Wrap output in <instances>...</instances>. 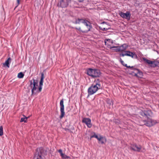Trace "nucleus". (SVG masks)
I'll use <instances>...</instances> for the list:
<instances>
[{"label": "nucleus", "instance_id": "f257e3e1", "mask_svg": "<svg viewBox=\"0 0 159 159\" xmlns=\"http://www.w3.org/2000/svg\"><path fill=\"white\" fill-rule=\"evenodd\" d=\"M139 114L143 116L148 118L147 120H144V121L145 122V125H146L150 127L153 125L157 123L156 120L149 118L151 116L152 114V112L150 110L141 111L139 112Z\"/></svg>", "mask_w": 159, "mask_h": 159}, {"label": "nucleus", "instance_id": "f03ea898", "mask_svg": "<svg viewBox=\"0 0 159 159\" xmlns=\"http://www.w3.org/2000/svg\"><path fill=\"white\" fill-rule=\"evenodd\" d=\"M101 81L99 79L95 80L94 81V84L92 85L89 88L88 92L89 95H91L95 93L98 89L102 88L101 85Z\"/></svg>", "mask_w": 159, "mask_h": 159}, {"label": "nucleus", "instance_id": "7ed1b4c3", "mask_svg": "<svg viewBox=\"0 0 159 159\" xmlns=\"http://www.w3.org/2000/svg\"><path fill=\"white\" fill-rule=\"evenodd\" d=\"M86 74L93 78H96L99 77L101 73L100 70L98 69L89 68L87 70Z\"/></svg>", "mask_w": 159, "mask_h": 159}, {"label": "nucleus", "instance_id": "20e7f679", "mask_svg": "<svg viewBox=\"0 0 159 159\" xmlns=\"http://www.w3.org/2000/svg\"><path fill=\"white\" fill-rule=\"evenodd\" d=\"M45 150L42 147L37 148L34 155V159H44Z\"/></svg>", "mask_w": 159, "mask_h": 159}, {"label": "nucleus", "instance_id": "39448f33", "mask_svg": "<svg viewBox=\"0 0 159 159\" xmlns=\"http://www.w3.org/2000/svg\"><path fill=\"white\" fill-rule=\"evenodd\" d=\"M30 87L32 88L31 92L32 95L35 93V91H36L37 87L38 86V81L37 80L33 79L30 81Z\"/></svg>", "mask_w": 159, "mask_h": 159}, {"label": "nucleus", "instance_id": "423d86ee", "mask_svg": "<svg viewBox=\"0 0 159 159\" xmlns=\"http://www.w3.org/2000/svg\"><path fill=\"white\" fill-rule=\"evenodd\" d=\"M71 0H60L58 4V6L62 8L67 7L71 2Z\"/></svg>", "mask_w": 159, "mask_h": 159}, {"label": "nucleus", "instance_id": "0eeeda50", "mask_svg": "<svg viewBox=\"0 0 159 159\" xmlns=\"http://www.w3.org/2000/svg\"><path fill=\"white\" fill-rule=\"evenodd\" d=\"M99 137L97 135H96L95 134L91 136L90 137V138L91 139L93 138H96L99 141L101 142L102 144H103L105 143L106 141V139L104 137L102 136L101 135H99Z\"/></svg>", "mask_w": 159, "mask_h": 159}, {"label": "nucleus", "instance_id": "6e6552de", "mask_svg": "<svg viewBox=\"0 0 159 159\" xmlns=\"http://www.w3.org/2000/svg\"><path fill=\"white\" fill-rule=\"evenodd\" d=\"M60 111L61 112V115L60 116V118L61 119L64 116L65 113L64 111V101L63 99H61L60 102Z\"/></svg>", "mask_w": 159, "mask_h": 159}, {"label": "nucleus", "instance_id": "1a4fd4ad", "mask_svg": "<svg viewBox=\"0 0 159 159\" xmlns=\"http://www.w3.org/2000/svg\"><path fill=\"white\" fill-rule=\"evenodd\" d=\"M142 148V146L139 145H137V144H134L132 145V146L130 148L134 151H137L138 152H141V150ZM144 150H142L141 152H144V149H143Z\"/></svg>", "mask_w": 159, "mask_h": 159}, {"label": "nucleus", "instance_id": "9d476101", "mask_svg": "<svg viewBox=\"0 0 159 159\" xmlns=\"http://www.w3.org/2000/svg\"><path fill=\"white\" fill-rule=\"evenodd\" d=\"M82 122L83 123H85L88 128H90L92 126V125L91 123V120L90 118H83L82 120Z\"/></svg>", "mask_w": 159, "mask_h": 159}, {"label": "nucleus", "instance_id": "9b49d317", "mask_svg": "<svg viewBox=\"0 0 159 159\" xmlns=\"http://www.w3.org/2000/svg\"><path fill=\"white\" fill-rule=\"evenodd\" d=\"M120 15L121 17L127 20H129L130 19L131 15L129 11H127L126 13L121 12L120 13Z\"/></svg>", "mask_w": 159, "mask_h": 159}, {"label": "nucleus", "instance_id": "f8f14e48", "mask_svg": "<svg viewBox=\"0 0 159 159\" xmlns=\"http://www.w3.org/2000/svg\"><path fill=\"white\" fill-rule=\"evenodd\" d=\"M125 52H126V56L130 57L133 58H136L137 57L136 55L134 52H131L129 51H126Z\"/></svg>", "mask_w": 159, "mask_h": 159}, {"label": "nucleus", "instance_id": "ddd939ff", "mask_svg": "<svg viewBox=\"0 0 159 159\" xmlns=\"http://www.w3.org/2000/svg\"><path fill=\"white\" fill-rule=\"evenodd\" d=\"M84 21L83 24L85 26L88 27V30L87 31H90L91 29L92 28L91 23L87 20H86L85 21Z\"/></svg>", "mask_w": 159, "mask_h": 159}, {"label": "nucleus", "instance_id": "4468645a", "mask_svg": "<svg viewBox=\"0 0 159 159\" xmlns=\"http://www.w3.org/2000/svg\"><path fill=\"white\" fill-rule=\"evenodd\" d=\"M128 47V45L126 43L123 44L121 46H119V48L120 49L121 52L125 50Z\"/></svg>", "mask_w": 159, "mask_h": 159}, {"label": "nucleus", "instance_id": "2eb2a0df", "mask_svg": "<svg viewBox=\"0 0 159 159\" xmlns=\"http://www.w3.org/2000/svg\"><path fill=\"white\" fill-rule=\"evenodd\" d=\"M150 66L153 67L159 66V62L157 61H152V63L151 64Z\"/></svg>", "mask_w": 159, "mask_h": 159}, {"label": "nucleus", "instance_id": "dca6fc26", "mask_svg": "<svg viewBox=\"0 0 159 159\" xmlns=\"http://www.w3.org/2000/svg\"><path fill=\"white\" fill-rule=\"evenodd\" d=\"M133 71H131L132 75L136 76H138V72H139V70L138 69L133 68V69H132Z\"/></svg>", "mask_w": 159, "mask_h": 159}, {"label": "nucleus", "instance_id": "f3484780", "mask_svg": "<svg viewBox=\"0 0 159 159\" xmlns=\"http://www.w3.org/2000/svg\"><path fill=\"white\" fill-rule=\"evenodd\" d=\"M110 48L111 49H112L113 48H115V49H113V50L116 52H121L120 49L119 48V46H112Z\"/></svg>", "mask_w": 159, "mask_h": 159}, {"label": "nucleus", "instance_id": "a211bd4d", "mask_svg": "<svg viewBox=\"0 0 159 159\" xmlns=\"http://www.w3.org/2000/svg\"><path fill=\"white\" fill-rule=\"evenodd\" d=\"M41 75V78L39 82V86H42L43 85V80L44 78V74L43 73H42Z\"/></svg>", "mask_w": 159, "mask_h": 159}, {"label": "nucleus", "instance_id": "6ab92c4d", "mask_svg": "<svg viewBox=\"0 0 159 159\" xmlns=\"http://www.w3.org/2000/svg\"><path fill=\"white\" fill-rule=\"evenodd\" d=\"M11 59L10 57H9L5 62L4 63H3V65L4 66H6L8 67H9V60H11Z\"/></svg>", "mask_w": 159, "mask_h": 159}, {"label": "nucleus", "instance_id": "aec40b11", "mask_svg": "<svg viewBox=\"0 0 159 159\" xmlns=\"http://www.w3.org/2000/svg\"><path fill=\"white\" fill-rule=\"evenodd\" d=\"M143 60L144 61H145L147 64L149 65H151V63H152V61L148 60L145 58H143Z\"/></svg>", "mask_w": 159, "mask_h": 159}, {"label": "nucleus", "instance_id": "412c9836", "mask_svg": "<svg viewBox=\"0 0 159 159\" xmlns=\"http://www.w3.org/2000/svg\"><path fill=\"white\" fill-rule=\"evenodd\" d=\"M24 76V74L22 72H20L18 74L17 77L19 78H22Z\"/></svg>", "mask_w": 159, "mask_h": 159}, {"label": "nucleus", "instance_id": "4be33fe9", "mask_svg": "<svg viewBox=\"0 0 159 159\" xmlns=\"http://www.w3.org/2000/svg\"><path fill=\"white\" fill-rule=\"evenodd\" d=\"M24 117L21 118V122H26V120L27 119V117L25 116H23Z\"/></svg>", "mask_w": 159, "mask_h": 159}, {"label": "nucleus", "instance_id": "5701e85b", "mask_svg": "<svg viewBox=\"0 0 159 159\" xmlns=\"http://www.w3.org/2000/svg\"><path fill=\"white\" fill-rule=\"evenodd\" d=\"M74 28L77 30H78L82 32L83 33H85L88 32V31H83L81 30V27H79L78 28L75 27Z\"/></svg>", "mask_w": 159, "mask_h": 159}, {"label": "nucleus", "instance_id": "b1692460", "mask_svg": "<svg viewBox=\"0 0 159 159\" xmlns=\"http://www.w3.org/2000/svg\"><path fill=\"white\" fill-rule=\"evenodd\" d=\"M143 75V73L140 71V70H139V72H138V76H137L136 77L141 78Z\"/></svg>", "mask_w": 159, "mask_h": 159}, {"label": "nucleus", "instance_id": "393cba45", "mask_svg": "<svg viewBox=\"0 0 159 159\" xmlns=\"http://www.w3.org/2000/svg\"><path fill=\"white\" fill-rule=\"evenodd\" d=\"M62 158L63 159H68L70 158L69 156H67L66 155L63 153L61 156Z\"/></svg>", "mask_w": 159, "mask_h": 159}, {"label": "nucleus", "instance_id": "a878e982", "mask_svg": "<svg viewBox=\"0 0 159 159\" xmlns=\"http://www.w3.org/2000/svg\"><path fill=\"white\" fill-rule=\"evenodd\" d=\"M3 134V127L2 126L0 127V135L2 136Z\"/></svg>", "mask_w": 159, "mask_h": 159}, {"label": "nucleus", "instance_id": "bb28decb", "mask_svg": "<svg viewBox=\"0 0 159 159\" xmlns=\"http://www.w3.org/2000/svg\"><path fill=\"white\" fill-rule=\"evenodd\" d=\"M80 19H78L75 20V21L74 23L75 24H80Z\"/></svg>", "mask_w": 159, "mask_h": 159}, {"label": "nucleus", "instance_id": "cd10ccee", "mask_svg": "<svg viewBox=\"0 0 159 159\" xmlns=\"http://www.w3.org/2000/svg\"><path fill=\"white\" fill-rule=\"evenodd\" d=\"M42 88V86H39V89L37 90L38 92H40L41 91Z\"/></svg>", "mask_w": 159, "mask_h": 159}, {"label": "nucleus", "instance_id": "c85d7f7f", "mask_svg": "<svg viewBox=\"0 0 159 159\" xmlns=\"http://www.w3.org/2000/svg\"><path fill=\"white\" fill-rule=\"evenodd\" d=\"M58 152L60 153V155L61 156L62 155H63V153H62V150L61 149H59L58 150Z\"/></svg>", "mask_w": 159, "mask_h": 159}, {"label": "nucleus", "instance_id": "c756f323", "mask_svg": "<svg viewBox=\"0 0 159 159\" xmlns=\"http://www.w3.org/2000/svg\"><path fill=\"white\" fill-rule=\"evenodd\" d=\"M100 29L103 31H107L108 30V29H107V28H101L100 27Z\"/></svg>", "mask_w": 159, "mask_h": 159}, {"label": "nucleus", "instance_id": "7c9ffc66", "mask_svg": "<svg viewBox=\"0 0 159 159\" xmlns=\"http://www.w3.org/2000/svg\"><path fill=\"white\" fill-rule=\"evenodd\" d=\"M126 56V52L125 53H123L120 54V56L124 57V56Z\"/></svg>", "mask_w": 159, "mask_h": 159}, {"label": "nucleus", "instance_id": "2f4dec72", "mask_svg": "<svg viewBox=\"0 0 159 159\" xmlns=\"http://www.w3.org/2000/svg\"><path fill=\"white\" fill-rule=\"evenodd\" d=\"M126 67L128 68H130V69L132 70V69H133V68H134V67L133 66L131 67L130 66H128L127 65V66H126Z\"/></svg>", "mask_w": 159, "mask_h": 159}, {"label": "nucleus", "instance_id": "473e14b6", "mask_svg": "<svg viewBox=\"0 0 159 159\" xmlns=\"http://www.w3.org/2000/svg\"><path fill=\"white\" fill-rule=\"evenodd\" d=\"M86 20V19H80V22L83 23V22H84V21H85Z\"/></svg>", "mask_w": 159, "mask_h": 159}, {"label": "nucleus", "instance_id": "72a5a7b5", "mask_svg": "<svg viewBox=\"0 0 159 159\" xmlns=\"http://www.w3.org/2000/svg\"><path fill=\"white\" fill-rule=\"evenodd\" d=\"M16 1H17V6H16V7L18 6V5L19 4L20 0H16Z\"/></svg>", "mask_w": 159, "mask_h": 159}, {"label": "nucleus", "instance_id": "f704fd0d", "mask_svg": "<svg viewBox=\"0 0 159 159\" xmlns=\"http://www.w3.org/2000/svg\"><path fill=\"white\" fill-rule=\"evenodd\" d=\"M123 66H127V64L125 63V62H124V63H121Z\"/></svg>", "mask_w": 159, "mask_h": 159}, {"label": "nucleus", "instance_id": "c9c22d12", "mask_svg": "<svg viewBox=\"0 0 159 159\" xmlns=\"http://www.w3.org/2000/svg\"><path fill=\"white\" fill-rule=\"evenodd\" d=\"M120 61L121 63H124V61L123 60H122V59L121 58H120Z\"/></svg>", "mask_w": 159, "mask_h": 159}, {"label": "nucleus", "instance_id": "e433bc0d", "mask_svg": "<svg viewBox=\"0 0 159 159\" xmlns=\"http://www.w3.org/2000/svg\"><path fill=\"white\" fill-rule=\"evenodd\" d=\"M78 2H81L83 1L84 0H78Z\"/></svg>", "mask_w": 159, "mask_h": 159}, {"label": "nucleus", "instance_id": "4c0bfd02", "mask_svg": "<svg viewBox=\"0 0 159 159\" xmlns=\"http://www.w3.org/2000/svg\"><path fill=\"white\" fill-rule=\"evenodd\" d=\"M110 105H113V103L112 102V101H111V102L110 103Z\"/></svg>", "mask_w": 159, "mask_h": 159}, {"label": "nucleus", "instance_id": "58836bf2", "mask_svg": "<svg viewBox=\"0 0 159 159\" xmlns=\"http://www.w3.org/2000/svg\"><path fill=\"white\" fill-rule=\"evenodd\" d=\"M106 40L107 41H108L109 40H110V39H106Z\"/></svg>", "mask_w": 159, "mask_h": 159}, {"label": "nucleus", "instance_id": "ea45409f", "mask_svg": "<svg viewBox=\"0 0 159 159\" xmlns=\"http://www.w3.org/2000/svg\"><path fill=\"white\" fill-rule=\"evenodd\" d=\"M106 23V22H105V21L103 22H102L103 24L105 23Z\"/></svg>", "mask_w": 159, "mask_h": 159}, {"label": "nucleus", "instance_id": "a19ab883", "mask_svg": "<svg viewBox=\"0 0 159 159\" xmlns=\"http://www.w3.org/2000/svg\"><path fill=\"white\" fill-rule=\"evenodd\" d=\"M105 43L106 44V40H105Z\"/></svg>", "mask_w": 159, "mask_h": 159}, {"label": "nucleus", "instance_id": "79ce46f5", "mask_svg": "<svg viewBox=\"0 0 159 159\" xmlns=\"http://www.w3.org/2000/svg\"><path fill=\"white\" fill-rule=\"evenodd\" d=\"M111 43H113V41H111Z\"/></svg>", "mask_w": 159, "mask_h": 159}]
</instances>
